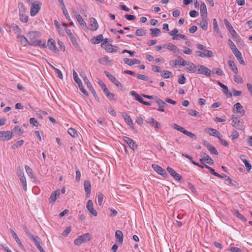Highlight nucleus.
Returning a JSON list of instances; mask_svg holds the SVG:
<instances>
[{"label": "nucleus", "mask_w": 252, "mask_h": 252, "mask_svg": "<svg viewBox=\"0 0 252 252\" xmlns=\"http://www.w3.org/2000/svg\"><path fill=\"white\" fill-rule=\"evenodd\" d=\"M20 178V182L23 186V189L25 191H26L27 189V181L25 176L21 177Z\"/></svg>", "instance_id": "45"}, {"label": "nucleus", "mask_w": 252, "mask_h": 252, "mask_svg": "<svg viewBox=\"0 0 252 252\" xmlns=\"http://www.w3.org/2000/svg\"><path fill=\"white\" fill-rule=\"evenodd\" d=\"M187 65L188 66L186 67V69L188 72H195L197 70V66L192 63L189 62Z\"/></svg>", "instance_id": "31"}, {"label": "nucleus", "mask_w": 252, "mask_h": 252, "mask_svg": "<svg viewBox=\"0 0 252 252\" xmlns=\"http://www.w3.org/2000/svg\"><path fill=\"white\" fill-rule=\"evenodd\" d=\"M233 112L234 113H239L242 116L244 115L245 113V110L243 109L242 105L239 102L236 103L234 105Z\"/></svg>", "instance_id": "8"}, {"label": "nucleus", "mask_w": 252, "mask_h": 252, "mask_svg": "<svg viewBox=\"0 0 252 252\" xmlns=\"http://www.w3.org/2000/svg\"><path fill=\"white\" fill-rule=\"evenodd\" d=\"M228 44L233 53L235 52V50H238L231 39L228 40Z\"/></svg>", "instance_id": "51"}, {"label": "nucleus", "mask_w": 252, "mask_h": 252, "mask_svg": "<svg viewBox=\"0 0 252 252\" xmlns=\"http://www.w3.org/2000/svg\"><path fill=\"white\" fill-rule=\"evenodd\" d=\"M30 123L35 126H37L38 125V122L34 118H31L30 119Z\"/></svg>", "instance_id": "64"}, {"label": "nucleus", "mask_w": 252, "mask_h": 252, "mask_svg": "<svg viewBox=\"0 0 252 252\" xmlns=\"http://www.w3.org/2000/svg\"><path fill=\"white\" fill-rule=\"evenodd\" d=\"M202 19L200 21V25L202 29L204 31H207L208 29V18L207 17H201Z\"/></svg>", "instance_id": "23"}, {"label": "nucleus", "mask_w": 252, "mask_h": 252, "mask_svg": "<svg viewBox=\"0 0 252 252\" xmlns=\"http://www.w3.org/2000/svg\"><path fill=\"white\" fill-rule=\"evenodd\" d=\"M167 49L172 51L174 53H176L179 52V49L177 47L171 43H169L167 44Z\"/></svg>", "instance_id": "36"}, {"label": "nucleus", "mask_w": 252, "mask_h": 252, "mask_svg": "<svg viewBox=\"0 0 252 252\" xmlns=\"http://www.w3.org/2000/svg\"><path fill=\"white\" fill-rule=\"evenodd\" d=\"M23 143H24L23 140H19V141H17L15 143H14L11 146V148L14 149L20 147L23 144Z\"/></svg>", "instance_id": "49"}, {"label": "nucleus", "mask_w": 252, "mask_h": 252, "mask_svg": "<svg viewBox=\"0 0 252 252\" xmlns=\"http://www.w3.org/2000/svg\"><path fill=\"white\" fill-rule=\"evenodd\" d=\"M171 75H172L171 72L168 71V70L163 71V73L161 75L162 77H163L164 78H169Z\"/></svg>", "instance_id": "59"}, {"label": "nucleus", "mask_w": 252, "mask_h": 252, "mask_svg": "<svg viewBox=\"0 0 252 252\" xmlns=\"http://www.w3.org/2000/svg\"><path fill=\"white\" fill-rule=\"evenodd\" d=\"M75 17L78 22H79V24L82 26L83 28L87 29V26L86 23L85 22V21L83 20V19L82 18L80 14L78 13H75Z\"/></svg>", "instance_id": "16"}, {"label": "nucleus", "mask_w": 252, "mask_h": 252, "mask_svg": "<svg viewBox=\"0 0 252 252\" xmlns=\"http://www.w3.org/2000/svg\"><path fill=\"white\" fill-rule=\"evenodd\" d=\"M41 2L39 1L33 2L32 4L30 14L32 16H34L40 9Z\"/></svg>", "instance_id": "3"}, {"label": "nucleus", "mask_w": 252, "mask_h": 252, "mask_svg": "<svg viewBox=\"0 0 252 252\" xmlns=\"http://www.w3.org/2000/svg\"><path fill=\"white\" fill-rule=\"evenodd\" d=\"M19 13H26V8L23 2H20L18 3Z\"/></svg>", "instance_id": "48"}, {"label": "nucleus", "mask_w": 252, "mask_h": 252, "mask_svg": "<svg viewBox=\"0 0 252 252\" xmlns=\"http://www.w3.org/2000/svg\"><path fill=\"white\" fill-rule=\"evenodd\" d=\"M86 207L88 210L91 214H92L94 216H97V213L96 211L94 208L93 202L91 200L88 201Z\"/></svg>", "instance_id": "10"}, {"label": "nucleus", "mask_w": 252, "mask_h": 252, "mask_svg": "<svg viewBox=\"0 0 252 252\" xmlns=\"http://www.w3.org/2000/svg\"><path fill=\"white\" fill-rule=\"evenodd\" d=\"M17 38L20 41L22 44L26 46L27 44L33 45V44L30 43L27 38L24 35L18 34L17 36Z\"/></svg>", "instance_id": "27"}, {"label": "nucleus", "mask_w": 252, "mask_h": 252, "mask_svg": "<svg viewBox=\"0 0 252 252\" xmlns=\"http://www.w3.org/2000/svg\"><path fill=\"white\" fill-rule=\"evenodd\" d=\"M211 71L212 73H215L217 74L220 76H222L223 75V71L220 68H214L212 71Z\"/></svg>", "instance_id": "53"}, {"label": "nucleus", "mask_w": 252, "mask_h": 252, "mask_svg": "<svg viewBox=\"0 0 252 252\" xmlns=\"http://www.w3.org/2000/svg\"><path fill=\"white\" fill-rule=\"evenodd\" d=\"M218 85L223 89V92L225 93V94L229 95L230 96H232V93H229L228 88L226 86L223 85L220 81L218 82Z\"/></svg>", "instance_id": "41"}, {"label": "nucleus", "mask_w": 252, "mask_h": 252, "mask_svg": "<svg viewBox=\"0 0 252 252\" xmlns=\"http://www.w3.org/2000/svg\"><path fill=\"white\" fill-rule=\"evenodd\" d=\"M68 133L73 137H76L78 136L77 131L73 128H69L68 129Z\"/></svg>", "instance_id": "47"}, {"label": "nucleus", "mask_w": 252, "mask_h": 252, "mask_svg": "<svg viewBox=\"0 0 252 252\" xmlns=\"http://www.w3.org/2000/svg\"><path fill=\"white\" fill-rule=\"evenodd\" d=\"M19 14L20 21L24 23H27V22L28 21L29 17L26 14V13H19Z\"/></svg>", "instance_id": "42"}, {"label": "nucleus", "mask_w": 252, "mask_h": 252, "mask_svg": "<svg viewBox=\"0 0 252 252\" xmlns=\"http://www.w3.org/2000/svg\"><path fill=\"white\" fill-rule=\"evenodd\" d=\"M246 156L244 155H241L240 158L241 160L243 161V162L245 164V166L246 167L247 171L248 172H249L251 169H252V165L249 162V161L244 158H245Z\"/></svg>", "instance_id": "21"}, {"label": "nucleus", "mask_w": 252, "mask_h": 252, "mask_svg": "<svg viewBox=\"0 0 252 252\" xmlns=\"http://www.w3.org/2000/svg\"><path fill=\"white\" fill-rule=\"evenodd\" d=\"M125 121L128 126H131L133 125V122L129 116L126 115L125 118Z\"/></svg>", "instance_id": "56"}, {"label": "nucleus", "mask_w": 252, "mask_h": 252, "mask_svg": "<svg viewBox=\"0 0 252 252\" xmlns=\"http://www.w3.org/2000/svg\"><path fill=\"white\" fill-rule=\"evenodd\" d=\"M123 139L131 149L134 150L135 149H137V145L131 138L126 136H124Z\"/></svg>", "instance_id": "9"}, {"label": "nucleus", "mask_w": 252, "mask_h": 252, "mask_svg": "<svg viewBox=\"0 0 252 252\" xmlns=\"http://www.w3.org/2000/svg\"><path fill=\"white\" fill-rule=\"evenodd\" d=\"M84 189L87 195H89L91 191V185L89 180H86L84 183Z\"/></svg>", "instance_id": "22"}, {"label": "nucleus", "mask_w": 252, "mask_h": 252, "mask_svg": "<svg viewBox=\"0 0 252 252\" xmlns=\"http://www.w3.org/2000/svg\"><path fill=\"white\" fill-rule=\"evenodd\" d=\"M200 15L201 17H207V8L204 2H201L200 4Z\"/></svg>", "instance_id": "24"}, {"label": "nucleus", "mask_w": 252, "mask_h": 252, "mask_svg": "<svg viewBox=\"0 0 252 252\" xmlns=\"http://www.w3.org/2000/svg\"><path fill=\"white\" fill-rule=\"evenodd\" d=\"M233 215L244 221H247V219L245 218V217H244L241 214H240L238 210H234L233 211Z\"/></svg>", "instance_id": "44"}, {"label": "nucleus", "mask_w": 252, "mask_h": 252, "mask_svg": "<svg viewBox=\"0 0 252 252\" xmlns=\"http://www.w3.org/2000/svg\"><path fill=\"white\" fill-rule=\"evenodd\" d=\"M130 94L133 96H134L135 97V100L139 101L140 103H142V102L143 101V99L142 98V97L135 91H131L130 92Z\"/></svg>", "instance_id": "38"}, {"label": "nucleus", "mask_w": 252, "mask_h": 252, "mask_svg": "<svg viewBox=\"0 0 252 252\" xmlns=\"http://www.w3.org/2000/svg\"><path fill=\"white\" fill-rule=\"evenodd\" d=\"M99 62L101 64H104V62L108 63L109 65H112L113 64V62L110 60L108 57L107 56H104L103 58L99 60Z\"/></svg>", "instance_id": "35"}, {"label": "nucleus", "mask_w": 252, "mask_h": 252, "mask_svg": "<svg viewBox=\"0 0 252 252\" xmlns=\"http://www.w3.org/2000/svg\"><path fill=\"white\" fill-rule=\"evenodd\" d=\"M152 167L153 169L156 172H157L158 174H160L163 176H165V175H166V171H165V170L163 169L160 166H159L157 164H152Z\"/></svg>", "instance_id": "12"}, {"label": "nucleus", "mask_w": 252, "mask_h": 252, "mask_svg": "<svg viewBox=\"0 0 252 252\" xmlns=\"http://www.w3.org/2000/svg\"><path fill=\"white\" fill-rule=\"evenodd\" d=\"M104 73L108 79L111 81L116 86L120 87L122 89L123 88V85L116 78L115 76L111 74L107 71H105Z\"/></svg>", "instance_id": "6"}, {"label": "nucleus", "mask_w": 252, "mask_h": 252, "mask_svg": "<svg viewBox=\"0 0 252 252\" xmlns=\"http://www.w3.org/2000/svg\"><path fill=\"white\" fill-rule=\"evenodd\" d=\"M115 236L118 241L120 243L122 244L123 242L124 235L122 232L121 230H117L115 232Z\"/></svg>", "instance_id": "33"}, {"label": "nucleus", "mask_w": 252, "mask_h": 252, "mask_svg": "<svg viewBox=\"0 0 252 252\" xmlns=\"http://www.w3.org/2000/svg\"><path fill=\"white\" fill-rule=\"evenodd\" d=\"M73 79H74V81L78 84H81V83H82L81 80L79 78V77L78 76L77 73H76V72L74 70H73Z\"/></svg>", "instance_id": "52"}, {"label": "nucleus", "mask_w": 252, "mask_h": 252, "mask_svg": "<svg viewBox=\"0 0 252 252\" xmlns=\"http://www.w3.org/2000/svg\"><path fill=\"white\" fill-rule=\"evenodd\" d=\"M177 64L185 66L187 65V62L181 56H178L177 59L175 61L174 66H176Z\"/></svg>", "instance_id": "26"}, {"label": "nucleus", "mask_w": 252, "mask_h": 252, "mask_svg": "<svg viewBox=\"0 0 252 252\" xmlns=\"http://www.w3.org/2000/svg\"><path fill=\"white\" fill-rule=\"evenodd\" d=\"M62 9L63 10V13L66 19L68 20V21L70 20V16L68 13V12L67 11V9L65 7H62Z\"/></svg>", "instance_id": "62"}, {"label": "nucleus", "mask_w": 252, "mask_h": 252, "mask_svg": "<svg viewBox=\"0 0 252 252\" xmlns=\"http://www.w3.org/2000/svg\"><path fill=\"white\" fill-rule=\"evenodd\" d=\"M227 250L232 252H242V250L240 249L234 247H230Z\"/></svg>", "instance_id": "63"}, {"label": "nucleus", "mask_w": 252, "mask_h": 252, "mask_svg": "<svg viewBox=\"0 0 252 252\" xmlns=\"http://www.w3.org/2000/svg\"><path fill=\"white\" fill-rule=\"evenodd\" d=\"M25 168L27 173L31 178L33 179L34 180L36 179V178L34 176L32 173V169L29 166L26 165Z\"/></svg>", "instance_id": "39"}, {"label": "nucleus", "mask_w": 252, "mask_h": 252, "mask_svg": "<svg viewBox=\"0 0 252 252\" xmlns=\"http://www.w3.org/2000/svg\"><path fill=\"white\" fill-rule=\"evenodd\" d=\"M213 28L215 32H216L217 33L219 32V26L216 19H213Z\"/></svg>", "instance_id": "58"}, {"label": "nucleus", "mask_w": 252, "mask_h": 252, "mask_svg": "<svg viewBox=\"0 0 252 252\" xmlns=\"http://www.w3.org/2000/svg\"><path fill=\"white\" fill-rule=\"evenodd\" d=\"M60 194V190H56L54 191H53L50 197V202H54L57 198L59 196Z\"/></svg>", "instance_id": "28"}, {"label": "nucleus", "mask_w": 252, "mask_h": 252, "mask_svg": "<svg viewBox=\"0 0 252 252\" xmlns=\"http://www.w3.org/2000/svg\"><path fill=\"white\" fill-rule=\"evenodd\" d=\"M167 171L177 181H180L182 177L170 167H167Z\"/></svg>", "instance_id": "11"}, {"label": "nucleus", "mask_w": 252, "mask_h": 252, "mask_svg": "<svg viewBox=\"0 0 252 252\" xmlns=\"http://www.w3.org/2000/svg\"><path fill=\"white\" fill-rule=\"evenodd\" d=\"M135 34L137 36H142L146 34V32L143 29H139L136 31Z\"/></svg>", "instance_id": "50"}, {"label": "nucleus", "mask_w": 252, "mask_h": 252, "mask_svg": "<svg viewBox=\"0 0 252 252\" xmlns=\"http://www.w3.org/2000/svg\"><path fill=\"white\" fill-rule=\"evenodd\" d=\"M10 232H11L13 237L15 239L16 242L19 245V247L23 249L24 248V246L22 244V243L20 241L19 238H18V237L17 235V234H16V233L14 232V231L12 229H10Z\"/></svg>", "instance_id": "30"}, {"label": "nucleus", "mask_w": 252, "mask_h": 252, "mask_svg": "<svg viewBox=\"0 0 252 252\" xmlns=\"http://www.w3.org/2000/svg\"><path fill=\"white\" fill-rule=\"evenodd\" d=\"M13 136V133L10 131H0V140L8 141L10 140Z\"/></svg>", "instance_id": "5"}, {"label": "nucleus", "mask_w": 252, "mask_h": 252, "mask_svg": "<svg viewBox=\"0 0 252 252\" xmlns=\"http://www.w3.org/2000/svg\"><path fill=\"white\" fill-rule=\"evenodd\" d=\"M92 238L90 233H85L82 235L79 236L78 238L74 241V244L76 246H80L83 243H86L90 241Z\"/></svg>", "instance_id": "1"}, {"label": "nucleus", "mask_w": 252, "mask_h": 252, "mask_svg": "<svg viewBox=\"0 0 252 252\" xmlns=\"http://www.w3.org/2000/svg\"><path fill=\"white\" fill-rule=\"evenodd\" d=\"M155 101L159 105V108L158 109V110L161 112H164V108L167 106L166 103L157 96L156 97Z\"/></svg>", "instance_id": "14"}, {"label": "nucleus", "mask_w": 252, "mask_h": 252, "mask_svg": "<svg viewBox=\"0 0 252 252\" xmlns=\"http://www.w3.org/2000/svg\"><path fill=\"white\" fill-rule=\"evenodd\" d=\"M179 38H182L184 40H186L188 39V37L186 35H185L184 34H182L180 33H178L177 35L173 37V39L174 40L175 39L178 40V39H179Z\"/></svg>", "instance_id": "57"}, {"label": "nucleus", "mask_w": 252, "mask_h": 252, "mask_svg": "<svg viewBox=\"0 0 252 252\" xmlns=\"http://www.w3.org/2000/svg\"><path fill=\"white\" fill-rule=\"evenodd\" d=\"M69 38L70 39V41H71L72 45H73V46L74 47L78 48L79 47V44H78L76 38L75 37V36L74 35L71 36L70 37H69Z\"/></svg>", "instance_id": "46"}, {"label": "nucleus", "mask_w": 252, "mask_h": 252, "mask_svg": "<svg viewBox=\"0 0 252 252\" xmlns=\"http://www.w3.org/2000/svg\"><path fill=\"white\" fill-rule=\"evenodd\" d=\"M90 26H91V30L92 31H96L98 28V23L94 18H91L90 19Z\"/></svg>", "instance_id": "20"}, {"label": "nucleus", "mask_w": 252, "mask_h": 252, "mask_svg": "<svg viewBox=\"0 0 252 252\" xmlns=\"http://www.w3.org/2000/svg\"><path fill=\"white\" fill-rule=\"evenodd\" d=\"M205 168H207L210 170V172L211 174H213L214 176L218 177H225L226 178V180L228 181L229 183H231V179L230 178L227 176L225 174H220L216 172H215V170L213 169L212 168L210 167V166H208L207 165L205 164Z\"/></svg>", "instance_id": "7"}, {"label": "nucleus", "mask_w": 252, "mask_h": 252, "mask_svg": "<svg viewBox=\"0 0 252 252\" xmlns=\"http://www.w3.org/2000/svg\"><path fill=\"white\" fill-rule=\"evenodd\" d=\"M30 238L33 241L37 248L40 246L41 243V239L38 236L32 235V237H31Z\"/></svg>", "instance_id": "40"}, {"label": "nucleus", "mask_w": 252, "mask_h": 252, "mask_svg": "<svg viewBox=\"0 0 252 252\" xmlns=\"http://www.w3.org/2000/svg\"><path fill=\"white\" fill-rule=\"evenodd\" d=\"M78 86L79 87V89L80 90V91H81V92L85 95L86 96H88V93L87 92V91L84 89L83 86V84L82 83H81V84H78Z\"/></svg>", "instance_id": "60"}, {"label": "nucleus", "mask_w": 252, "mask_h": 252, "mask_svg": "<svg viewBox=\"0 0 252 252\" xmlns=\"http://www.w3.org/2000/svg\"><path fill=\"white\" fill-rule=\"evenodd\" d=\"M103 41V37L102 34H99L96 37H94L92 39V42L94 44H98Z\"/></svg>", "instance_id": "37"}, {"label": "nucleus", "mask_w": 252, "mask_h": 252, "mask_svg": "<svg viewBox=\"0 0 252 252\" xmlns=\"http://www.w3.org/2000/svg\"><path fill=\"white\" fill-rule=\"evenodd\" d=\"M124 62L126 64L129 66H132L135 64H140V61L136 59H130L128 58H125Z\"/></svg>", "instance_id": "17"}, {"label": "nucleus", "mask_w": 252, "mask_h": 252, "mask_svg": "<svg viewBox=\"0 0 252 252\" xmlns=\"http://www.w3.org/2000/svg\"><path fill=\"white\" fill-rule=\"evenodd\" d=\"M224 21L225 22V25H226V27L228 29L230 33H231V34L233 37H235V36H237L238 34H237L236 31L234 30L233 28L231 26V25H230L229 22L227 21V19H224Z\"/></svg>", "instance_id": "19"}, {"label": "nucleus", "mask_w": 252, "mask_h": 252, "mask_svg": "<svg viewBox=\"0 0 252 252\" xmlns=\"http://www.w3.org/2000/svg\"><path fill=\"white\" fill-rule=\"evenodd\" d=\"M52 68L55 71V72H56V73L58 75V76L60 79H63V75L60 69L55 67L54 66H52Z\"/></svg>", "instance_id": "61"}, {"label": "nucleus", "mask_w": 252, "mask_h": 252, "mask_svg": "<svg viewBox=\"0 0 252 252\" xmlns=\"http://www.w3.org/2000/svg\"><path fill=\"white\" fill-rule=\"evenodd\" d=\"M150 31H151V35L153 37L158 36L161 33L160 30L158 28L150 29Z\"/></svg>", "instance_id": "43"}, {"label": "nucleus", "mask_w": 252, "mask_h": 252, "mask_svg": "<svg viewBox=\"0 0 252 252\" xmlns=\"http://www.w3.org/2000/svg\"><path fill=\"white\" fill-rule=\"evenodd\" d=\"M208 150L211 154L218 155L219 154L216 148L213 145H211V147L208 149Z\"/></svg>", "instance_id": "55"}, {"label": "nucleus", "mask_w": 252, "mask_h": 252, "mask_svg": "<svg viewBox=\"0 0 252 252\" xmlns=\"http://www.w3.org/2000/svg\"><path fill=\"white\" fill-rule=\"evenodd\" d=\"M197 68L198 74H204L208 77H210L211 76V70L206 66L199 64L197 65Z\"/></svg>", "instance_id": "4"}, {"label": "nucleus", "mask_w": 252, "mask_h": 252, "mask_svg": "<svg viewBox=\"0 0 252 252\" xmlns=\"http://www.w3.org/2000/svg\"><path fill=\"white\" fill-rule=\"evenodd\" d=\"M228 64L230 67V68L232 70V71L235 73L237 74L238 73V69L235 63L232 61H229L228 62Z\"/></svg>", "instance_id": "34"}, {"label": "nucleus", "mask_w": 252, "mask_h": 252, "mask_svg": "<svg viewBox=\"0 0 252 252\" xmlns=\"http://www.w3.org/2000/svg\"><path fill=\"white\" fill-rule=\"evenodd\" d=\"M201 157L204 158V160L210 165H213L214 161L212 159L209 157V155L206 153H203L201 154Z\"/></svg>", "instance_id": "32"}, {"label": "nucleus", "mask_w": 252, "mask_h": 252, "mask_svg": "<svg viewBox=\"0 0 252 252\" xmlns=\"http://www.w3.org/2000/svg\"><path fill=\"white\" fill-rule=\"evenodd\" d=\"M232 126L239 130H244V126L243 123L238 117L233 115L232 117Z\"/></svg>", "instance_id": "2"}, {"label": "nucleus", "mask_w": 252, "mask_h": 252, "mask_svg": "<svg viewBox=\"0 0 252 252\" xmlns=\"http://www.w3.org/2000/svg\"><path fill=\"white\" fill-rule=\"evenodd\" d=\"M12 28L13 31L16 33H21L22 32L21 29L20 28V27L16 24L12 25Z\"/></svg>", "instance_id": "54"}, {"label": "nucleus", "mask_w": 252, "mask_h": 252, "mask_svg": "<svg viewBox=\"0 0 252 252\" xmlns=\"http://www.w3.org/2000/svg\"><path fill=\"white\" fill-rule=\"evenodd\" d=\"M207 132L210 135L217 137L219 139L222 137V134L219 131L212 128H208L207 129Z\"/></svg>", "instance_id": "13"}, {"label": "nucleus", "mask_w": 252, "mask_h": 252, "mask_svg": "<svg viewBox=\"0 0 252 252\" xmlns=\"http://www.w3.org/2000/svg\"><path fill=\"white\" fill-rule=\"evenodd\" d=\"M118 47L113 46L111 44L106 45L105 47V50L107 52L112 53L117 51Z\"/></svg>", "instance_id": "29"}, {"label": "nucleus", "mask_w": 252, "mask_h": 252, "mask_svg": "<svg viewBox=\"0 0 252 252\" xmlns=\"http://www.w3.org/2000/svg\"><path fill=\"white\" fill-rule=\"evenodd\" d=\"M47 45L49 47V48L54 51V52H56L58 51L57 48L56 46V43L55 40L52 38H50L48 40V41L47 42Z\"/></svg>", "instance_id": "18"}, {"label": "nucleus", "mask_w": 252, "mask_h": 252, "mask_svg": "<svg viewBox=\"0 0 252 252\" xmlns=\"http://www.w3.org/2000/svg\"><path fill=\"white\" fill-rule=\"evenodd\" d=\"M84 83L86 84L88 88L90 90V91L91 92V93L93 94L94 97L96 98L97 97L96 93L94 90L93 87L92 86L91 83L89 81V79L87 78V77H85L83 79Z\"/></svg>", "instance_id": "15"}, {"label": "nucleus", "mask_w": 252, "mask_h": 252, "mask_svg": "<svg viewBox=\"0 0 252 252\" xmlns=\"http://www.w3.org/2000/svg\"><path fill=\"white\" fill-rule=\"evenodd\" d=\"M233 54L236 56L240 64H245V63L243 59L241 53L239 51V50H235Z\"/></svg>", "instance_id": "25"}]
</instances>
